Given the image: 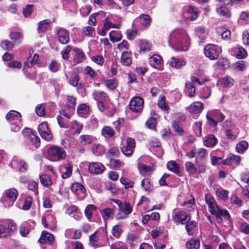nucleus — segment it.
<instances>
[{"label":"nucleus","instance_id":"obj_1","mask_svg":"<svg viewBox=\"0 0 249 249\" xmlns=\"http://www.w3.org/2000/svg\"><path fill=\"white\" fill-rule=\"evenodd\" d=\"M168 44L178 51H186L190 44V40L186 32L181 29L173 30L169 35Z\"/></svg>","mask_w":249,"mask_h":249},{"label":"nucleus","instance_id":"obj_2","mask_svg":"<svg viewBox=\"0 0 249 249\" xmlns=\"http://www.w3.org/2000/svg\"><path fill=\"white\" fill-rule=\"evenodd\" d=\"M47 153L50 160L53 161L63 160L66 157V152L64 148L56 145L50 146Z\"/></svg>","mask_w":249,"mask_h":249},{"label":"nucleus","instance_id":"obj_3","mask_svg":"<svg viewBox=\"0 0 249 249\" xmlns=\"http://www.w3.org/2000/svg\"><path fill=\"white\" fill-rule=\"evenodd\" d=\"M18 196L17 190L11 188L5 190L1 198V202L5 207H9L14 204Z\"/></svg>","mask_w":249,"mask_h":249},{"label":"nucleus","instance_id":"obj_4","mask_svg":"<svg viewBox=\"0 0 249 249\" xmlns=\"http://www.w3.org/2000/svg\"><path fill=\"white\" fill-rule=\"evenodd\" d=\"M17 229L16 224L8 220L0 224V237L9 235Z\"/></svg>","mask_w":249,"mask_h":249},{"label":"nucleus","instance_id":"obj_5","mask_svg":"<svg viewBox=\"0 0 249 249\" xmlns=\"http://www.w3.org/2000/svg\"><path fill=\"white\" fill-rule=\"evenodd\" d=\"M135 147V140L131 138H128L126 139V142L124 143L121 147V149L123 154L126 156L129 157L133 154Z\"/></svg>","mask_w":249,"mask_h":249},{"label":"nucleus","instance_id":"obj_6","mask_svg":"<svg viewBox=\"0 0 249 249\" xmlns=\"http://www.w3.org/2000/svg\"><path fill=\"white\" fill-rule=\"evenodd\" d=\"M172 219L174 222L184 225L191 220V216L182 211L176 212L175 209L173 212Z\"/></svg>","mask_w":249,"mask_h":249},{"label":"nucleus","instance_id":"obj_7","mask_svg":"<svg viewBox=\"0 0 249 249\" xmlns=\"http://www.w3.org/2000/svg\"><path fill=\"white\" fill-rule=\"evenodd\" d=\"M143 100L139 96L133 97L130 101L129 107L134 112H141L143 108Z\"/></svg>","mask_w":249,"mask_h":249},{"label":"nucleus","instance_id":"obj_8","mask_svg":"<svg viewBox=\"0 0 249 249\" xmlns=\"http://www.w3.org/2000/svg\"><path fill=\"white\" fill-rule=\"evenodd\" d=\"M204 52L206 56L211 60L217 59L220 53L218 47L212 44L207 45L204 48Z\"/></svg>","mask_w":249,"mask_h":249},{"label":"nucleus","instance_id":"obj_9","mask_svg":"<svg viewBox=\"0 0 249 249\" xmlns=\"http://www.w3.org/2000/svg\"><path fill=\"white\" fill-rule=\"evenodd\" d=\"M38 130L41 137L47 140H51L53 137L52 133L48 127V125L46 122H43L40 124L38 126Z\"/></svg>","mask_w":249,"mask_h":249},{"label":"nucleus","instance_id":"obj_10","mask_svg":"<svg viewBox=\"0 0 249 249\" xmlns=\"http://www.w3.org/2000/svg\"><path fill=\"white\" fill-rule=\"evenodd\" d=\"M148 62L151 66L158 69L161 70L163 68V61L160 56L154 54L151 56L148 59Z\"/></svg>","mask_w":249,"mask_h":249},{"label":"nucleus","instance_id":"obj_11","mask_svg":"<svg viewBox=\"0 0 249 249\" xmlns=\"http://www.w3.org/2000/svg\"><path fill=\"white\" fill-rule=\"evenodd\" d=\"M205 202L208 204L209 212L211 213H215L218 210V206L214 198L210 194H206L205 195Z\"/></svg>","mask_w":249,"mask_h":249},{"label":"nucleus","instance_id":"obj_12","mask_svg":"<svg viewBox=\"0 0 249 249\" xmlns=\"http://www.w3.org/2000/svg\"><path fill=\"white\" fill-rule=\"evenodd\" d=\"M57 36L59 41L62 44H66L69 41V34L66 29H58L57 32Z\"/></svg>","mask_w":249,"mask_h":249},{"label":"nucleus","instance_id":"obj_13","mask_svg":"<svg viewBox=\"0 0 249 249\" xmlns=\"http://www.w3.org/2000/svg\"><path fill=\"white\" fill-rule=\"evenodd\" d=\"M71 191L79 196L81 198H83L85 196L84 194L86 192V189L84 186L80 183H74L71 186Z\"/></svg>","mask_w":249,"mask_h":249},{"label":"nucleus","instance_id":"obj_14","mask_svg":"<svg viewBox=\"0 0 249 249\" xmlns=\"http://www.w3.org/2000/svg\"><path fill=\"white\" fill-rule=\"evenodd\" d=\"M73 60L76 64L81 63L85 58V55L81 50L75 48L72 50Z\"/></svg>","mask_w":249,"mask_h":249},{"label":"nucleus","instance_id":"obj_15","mask_svg":"<svg viewBox=\"0 0 249 249\" xmlns=\"http://www.w3.org/2000/svg\"><path fill=\"white\" fill-rule=\"evenodd\" d=\"M169 63L170 66L176 69H180L186 64L184 60L175 57H171L169 61Z\"/></svg>","mask_w":249,"mask_h":249},{"label":"nucleus","instance_id":"obj_16","mask_svg":"<svg viewBox=\"0 0 249 249\" xmlns=\"http://www.w3.org/2000/svg\"><path fill=\"white\" fill-rule=\"evenodd\" d=\"M203 109V104L200 102H195L191 104L189 107V110L193 113H198Z\"/></svg>","mask_w":249,"mask_h":249},{"label":"nucleus","instance_id":"obj_17","mask_svg":"<svg viewBox=\"0 0 249 249\" xmlns=\"http://www.w3.org/2000/svg\"><path fill=\"white\" fill-rule=\"evenodd\" d=\"M53 241V235L45 231L42 232L41 237L38 239V242L41 244L47 243L51 244Z\"/></svg>","mask_w":249,"mask_h":249},{"label":"nucleus","instance_id":"obj_18","mask_svg":"<svg viewBox=\"0 0 249 249\" xmlns=\"http://www.w3.org/2000/svg\"><path fill=\"white\" fill-rule=\"evenodd\" d=\"M138 168L141 175L144 176H148L152 172V168L150 166H146L144 164L139 163Z\"/></svg>","mask_w":249,"mask_h":249},{"label":"nucleus","instance_id":"obj_19","mask_svg":"<svg viewBox=\"0 0 249 249\" xmlns=\"http://www.w3.org/2000/svg\"><path fill=\"white\" fill-rule=\"evenodd\" d=\"M89 111V107L85 104H83L79 106L77 109L78 115L84 118H86L88 116Z\"/></svg>","mask_w":249,"mask_h":249},{"label":"nucleus","instance_id":"obj_20","mask_svg":"<svg viewBox=\"0 0 249 249\" xmlns=\"http://www.w3.org/2000/svg\"><path fill=\"white\" fill-rule=\"evenodd\" d=\"M234 80L229 76H225L218 80L217 85L225 87H231L233 84Z\"/></svg>","mask_w":249,"mask_h":249},{"label":"nucleus","instance_id":"obj_21","mask_svg":"<svg viewBox=\"0 0 249 249\" xmlns=\"http://www.w3.org/2000/svg\"><path fill=\"white\" fill-rule=\"evenodd\" d=\"M114 201L119 205L122 211L126 215L132 212V208L129 203L125 202L122 204L121 202L118 200H115Z\"/></svg>","mask_w":249,"mask_h":249},{"label":"nucleus","instance_id":"obj_22","mask_svg":"<svg viewBox=\"0 0 249 249\" xmlns=\"http://www.w3.org/2000/svg\"><path fill=\"white\" fill-rule=\"evenodd\" d=\"M6 119L10 124L17 121L18 118H21L20 114L15 110H11L6 116Z\"/></svg>","mask_w":249,"mask_h":249},{"label":"nucleus","instance_id":"obj_23","mask_svg":"<svg viewBox=\"0 0 249 249\" xmlns=\"http://www.w3.org/2000/svg\"><path fill=\"white\" fill-rule=\"evenodd\" d=\"M131 53L128 52H124L122 54L121 61L125 66H129L131 63Z\"/></svg>","mask_w":249,"mask_h":249},{"label":"nucleus","instance_id":"obj_24","mask_svg":"<svg viewBox=\"0 0 249 249\" xmlns=\"http://www.w3.org/2000/svg\"><path fill=\"white\" fill-rule=\"evenodd\" d=\"M187 12L189 15V18L191 20H195L198 17V11L197 8L193 6H189L187 8Z\"/></svg>","mask_w":249,"mask_h":249},{"label":"nucleus","instance_id":"obj_25","mask_svg":"<svg viewBox=\"0 0 249 249\" xmlns=\"http://www.w3.org/2000/svg\"><path fill=\"white\" fill-rule=\"evenodd\" d=\"M106 236V230L104 227L100 228L94 232V243L102 239Z\"/></svg>","mask_w":249,"mask_h":249},{"label":"nucleus","instance_id":"obj_26","mask_svg":"<svg viewBox=\"0 0 249 249\" xmlns=\"http://www.w3.org/2000/svg\"><path fill=\"white\" fill-rule=\"evenodd\" d=\"M82 129V125L77 122L72 121L70 125V131L72 134H79Z\"/></svg>","mask_w":249,"mask_h":249},{"label":"nucleus","instance_id":"obj_27","mask_svg":"<svg viewBox=\"0 0 249 249\" xmlns=\"http://www.w3.org/2000/svg\"><path fill=\"white\" fill-rule=\"evenodd\" d=\"M51 23L49 19H45L40 21L38 24L37 31L39 33L45 32L49 28Z\"/></svg>","mask_w":249,"mask_h":249},{"label":"nucleus","instance_id":"obj_28","mask_svg":"<svg viewBox=\"0 0 249 249\" xmlns=\"http://www.w3.org/2000/svg\"><path fill=\"white\" fill-rule=\"evenodd\" d=\"M217 140L213 135L208 136L204 141V144L207 147H212L216 145Z\"/></svg>","mask_w":249,"mask_h":249},{"label":"nucleus","instance_id":"obj_29","mask_svg":"<svg viewBox=\"0 0 249 249\" xmlns=\"http://www.w3.org/2000/svg\"><path fill=\"white\" fill-rule=\"evenodd\" d=\"M60 115L57 117L58 123L61 127H67V124L64 122V119L63 116L65 117L68 119L70 118V116L65 111L60 112Z\"/></svg>","mask_w":249,"mask_h":249},{"label":"nucleus","instance_id":"obj_30","mask_svg":"<svg viewBox=\"0 0 249 249\" xmlns=\"http://www.w3.org/2000/svg\"><path fill=\"white\" fill-rule=\"evenodd\" d=\"M109 38L112 42H118L121 40L122 35L121 32L118 31H112L109 34Z\"/></svg>","mask_w":249,"mask_h":249},{"label":"nucleus","instance_id":"obj_31","mask_svg":"<svg viewBox=\"0 0 249 249\" xmlns=\"http://www.w3.org/2000/svg\"><path fill=\"white\" fill-rule=\"evenodd\" d=\"M216 12L219 16L224 18H230L231 16L230 11L225 7H220L217 8Z\"/></svg>","mask_w":249,"mask_h":249},{"label":"nucleus","instance_id":"obj_32","mask_svg":"<svg viewBox=\"0 0 249 249\" xmlns=\"http://www.w3.org/2000/svg\"><path fill=\"white\" fill-rule=\"evenodd\" d=\"M152 45L147 40H141L140 41V52L145 53L151 50Z\"/></svg>","mask_w":249,"mask_h":249},{"label":"nucleus","instance_id":"obj_33","mask_svg":"<svg viewBox=\"0 0 249 249\" xmlns=\"http://www.w3.org/2000/svg\"><path fill=\"white\" fill-rule=\"evenodd\" d=\"M20 234L22 236H26L29 232V223L28 222H23L19 227Z\"/></svg>","mask_w":249,"mask_h":249},{"label":"nucleus","instance_id":"obj_34","mask_svg":"<svg viewBox=\"0 0 249 249\" xmlns=\"http://www.w3.org/2000/svg\"><path fill=\"white\" fill-rule=\"evenodd\" d=\"M200 247V242L197 239H191L186 243L188 249H197Z\"/></svg>","mask_w":249,"mask_h":249},{"label":"nucleus","instance_id":"obj_35","mask_svg":"<svg viewBox=\"0 0 249 249\" xmlns=\"http://www.w3.org/2000/svg\"><path fill=\"white\" fill-rule=\"evenodd\" d=\"M185 167L187 171L190 175H195L197 172L196 165L191 162H186L185 163Z\"/></svg>","mask_w":249,"mask_h":249},{"label":"nucleus","instance_id":"obj_36","mask_svg":"<svg viewBox=\"0 0 249 249\" xmlns=\"http://www.w3.org/2000/svg\"><path fill=\"white\" fill-rule=\"evenodd\" d=\"M141 185L146 192H150L153 189V186L148 178H144L141 182Z\"/></svg>","mask_w":249,"mask_h":249},{"label":"nucleus","instance_id":"obj_37","mask_svg":"<svg viewBox=\"0 0 249 249\" xmlns=\"http://www.w3.org/2000/svg\"><path fill=\"white\" fill-rule=\"evenodd\" d=\"M209 115L219 122H221L225 119V116L218 110H214L210 111Z\"/></svg>","mask_w":249,"mask_h":249},{"label":"nucleus","instance_id":"obj_38","mask_svg":"<svg viewBox=\"0 0 249 249\" xmlns=\"http://www.w3.org/2000/svg\"><path fill=\"white\" fill-rule=\"evenodd\" d=\"M40 181L44 186H49L52 185V181L49 175L42 174L39 176Z\"/></svg>","mask_w":249,"mask_h":249},{"label":"nucleus","instance_id":"obj_39","mask_svg":"<svg viewBox=\"0 0 249 249\" xmlns=\"http://www.w3.org/2000/svg\"><path fill=\"white\" fill-rule=\"evenodd\" d=\"M248 143L246 141H242L237 144L236 151L239 153H243L248 147Z\"/></svg>","mask_w":249,"mask_h":249},{"label":"nucleus","instance_id":"obj_40","mask_svg":"<svg viewBox=\"0 0 249 249\" xmlns=\"http://www.w3.org/2000/svg\"><path fill=\"white\" fill-rule=\"evenodd\" d=\"M167 168L175 173H178L180 172L179 166L175 161H170L167 164Z\"/></svg>","mask_w":249,"mask_h":249},{"label":"nucleus","instance_id":"obj_41","mask_svg":"<svg viewBox=\"0 0 249 249\" xmlns=\"http://www.w3.org/2000/svg\"><path fill=\"white\" fill-rule=\"evenodd\" d=\"M229 66V62L225 58L220 59L215 65L217 69H227Z\"/></svg>","mask_w":249,"mask_h":249},{"label":"nucleus","instance_id":"obj_42","mask_svg":"<svg viewBox=\"0 0 249 249\" xmlns=\"http://www.w3.org/2000/svg\"><path fill=\"white\" fill-rule=\"evenodd\" d=\"M11 129L13 132L18 131L22 126V123L21 118H18V120L15 121L11 124Z\"/></svg>","mask_w":249,"mask_h":249},{"label":"nucleus","instance_id":"obj_43","mask_svg":"<svg viewBox=\"0 0 249 249\" xmlns=\"http://www.w3.org/2000/svg\"><path fill=\"white\" fill-rule=\"evenodd\" d=\"M139 18L143 26L147 27L150 24L151 19L148 15L142 14L140 16Z\"/></svg>","mask_w":249,"mask_h":249},{"label":"nucleus","instance_id":"obj_44","mask_svg":"<svg viewBox=\"0 0 249 249\" xmlns=\"http://www.w3.org/2000/svg\"><path fill=\"white\" fill-rule=\"evenodd\" d=\"M65 171L62 173V178L64 179L67 178L69 177H70L72 174V166L69 164L68 163L65 166Z\"/></svg>","mask_w":249,"mask_h":249},{"label":"nucleus","instance_id":"obj_45","mask_svg":"<svg viewBox=\"0 0 249 249\" xmlns=\"http://www.w3.org/2000/svg\"><path fill=\"white\" fill-rule=\"evenodd\" d=\"M10 38L16 43H19L22 39V35L18 32H13L10 35Z\"/></svg>","mask_w":249,"mask_h":249},{"label":"nucleus","instance_id":"obj_46","mask_svg":"<svg viewBox=\"0 0 249 249\" xmlns=\"http://www.w3.org/2000/svg\"><path fill=\"white\" fill-rule=\"evenodd\" d=\"M158 106L162 110L167 111L169 108L165 102V98L164 96H161L159 99Z\"/></svg>","mask_w":249,"mask_h":249},{"label":"nucleus","instance_id":"obj_47","mask_svg":"<svg viewBox=\"0 0 249 249\" xmlns=\"http://www.w3.org/2000/svg\"><path fill=\"white\" fill-rule=\"evenodd\" d=\"M228 191L222 188L218 189L216 191L217 196L220 198L226 200L228 197Z\"/></svg>","mask_w":249,"mask_h":249},{"label":"nucleus","instance_id":"obj_48","mask_svg":"<svg viewBox=\"0 0 249 249\" xmlns=\"http://www.w3.org/2000/svg\"><path fill=\"white\" fill-rule=\"evenodd\" d=\"M105 29L107 31L109 30L110 28L119 29L121 25L119 24H113L110 21H108L107 19H106L104 21Z\"/></svg>","mask_w":249,"mask_h":249},{"label":"nucleus","instance_id":"obj_49","mask_svg":"<svg viewBox=\"0 0 249 249\" xmlns=\"http://www.w3.org/2000/svg\"><path fill=\"white\" fill-rule=\"evenodd\" d=\"M102 134L106 137L110 138L114 135V131L108 126L104 127L102 130Z\"/></svg>","mask_w":249,"mask_h":249},{"label":"nucleus","instance_id":"obj_50","mask_svg":"<svg viewBox=\"0 0 249 249\" xmlns=\"http://www.w3.org/2000/svg\"><path fill=\"white\" fill-rule=\"evenodd\" d=\"M93 212V205L89 204L87 206L85 210V214L88 220H90L92 217Z\"/></svg>","mask_w":249,"mask_h":249},{"label":"nucleus","instance_id":"obj_51","mask_svg":"<svg viewBox=\"0 0 249 249\" xmlns=\"http://www.w3.org/2000/svg\"><path fill=\"white\" fill-rule=\"evenodd\" d=\"M39 62V55L35 53L31 61H27L24 63V67H31L34 64H37Z\"/></svg>","mask_w":249,"mask_h":249},{"label":"nucleus","instance_id":"obj_52","mask_svg":"<svg viewBox=\"0 0 249 249\" xmlns=\"http://www.w3.org/2000/svg\"><path fill=\"white\" fill-rule=\"evenodd\" d=\"M106 85L111 90H113L118 86V81L115 79H110L107 80Z\"/></svg>","mask_w":249,"mask_h":249},{"label":"nucleus","instance_id":"obj_53","mask_svg":"<svg viewBox=\"0 0 249 249\" xmlns=\"http://www.w3.org/2000/svg\"><path fill=\"white\" fill-rule=\"evenodd\" d=\"M185 229L188 235H192L191 231L196 226V222L195 221H189L186 223Z\"/></svg>","mask_w":249,"mask_h":249},{"label":"nucleus","instance_id":"obj_54","mask_svg":"<svg viewBox=\"0 0 249 249\" xmlns=\"http://www.w3.org/2000/svg\"><path fill=\"white\" fill-rule=\"evenodd\" d=\"M248 55V53L245 49L243 47L239 46L238 47V52L236 54V56L238 59H244Z\"/></svg>","mask_w":249,"mask_h":249},{"label":"nucleus","instance_id":"obj_55","mask_svg":"<svg viewBox=\"0 0 249 249\" xmlns=\"http://www.w3.org/2000/svg\"><path fill=\"white\" fill-rule=\"evenodd\" d=\"M45 104H41L38 105L36 108V112L37 115L40 117L44 116L45 114Z\"/></svg>","mask_w":249,"mask_h":249},{"label":"nucleus","instance_id":"obj_56","mask_svg":"<svg viewBox=\"0 0 249 249\" xmlns=\"http://www.w3.org/2000/svg\"><path fill=\"white\" fill-rule=\"evenodd\" d=\"M121 183L124 186L125 189L132 188L133 186V182L126 178H121L120 179Z\"/></svg>","mask_w":249,"mask_h":249},{"label":"nucleus","instance_id":"obj_57","mask_svg":"<svg viewBox=\"0 0 249 249\" xmlns=\"http://www.w3.org/2000/svg\"><path fill=\"white\" fill-rule=\"evenodd\" d=\"M105 169L103 164L99 162H94V174L102 173Z\"/></svg>","mask_w":249,"mask_h":249},{"label":"nucleus","instance_id":"obj_58","mask_svg":"<svg viewBox=\"0 0 249 249\" xmlns=\"http://www.w3.org/2000/svg\"><path fill=\"white\" fill-rule=\"evenodd\" d=\"M208 156L207 151L204 148H199L197 150L196 157L197 159H204Z\"/></svg>","mask_w":249,"mask_h":249},{"label":"nucleus","instance_id":"obj_59","mask_svg":"<svg viewBox=\"0 0 249 249\" xmlns=\"http://www.w3.org/2000/svg\"><path fill=\"white\" fill-rule=\"evenodd\" d=\"M94 154L101 155L105 152V149L103 145L100 144L94 143Z\"/></svg>","mask_w":249,"mask_h":249},{"label":"nucleus","instance_id":"obj_60","mask_svg":"<svg viewBox=\"0 0 249 249\" xmlns=\"http://www.w3.org/2000/svg\"><path fill=\"white\" fill-rule=\"evenodd\" d=\"M28 140L36 147H38L40 145L39 138L36 136L34 133L31 134L30 138Z\"/></svg>","mask_w":249,"mask_h":249},{"label":"nucleus","instance_id":"obj_61","mask_svg":"<svg viewBox=\"0 0 249 249\" xmlns=\"http://www.w3.org/2000/svg\"><path fill=\"white\" fill-rule=\"evenodd\" d=\"M76 105V99L72 96H68L67 98V106L69 108H73Z\"/></svg>","mask_w":249,"mask_h":249},{"label":"nucleus","instance_id":"obj_62","mask_svg":"<svg viewBox=\"0 0 249 249\" xmlns=\"http://www.w3.org/2000/svg\"><path fill=\"white\" fill-rule=\"evenodd\" d=\"M112 231L113 236L118 238L120 236L122 230L120 226L116 225L113 227Z\"/></svg>","mask_w":249,"mask_h":249},{"label":"nucleus","instance_id":"obj_63","mask_svg":"<svg viewBox=\"0 0 249 249\" xmlns=\"http://www.w3.org/2000/svg\"><path fill=\"white\" fill-rule=\"evenodd\" d=\"M156 120L153 117L149 118L146 122V125L150 129H154L156 126Z\"/></svg>","mask_w":249,"mask_h":249},{"label":"nucleus","instance_id":"obj_64","mask_svg":"<svg viewBox=\"0 0 249 249\" xmlns=\"http://www.w3.org/2000/svg\"><path fill=\"white\" fill-rule=\"evenodd\" d=\"M239 230L241 232L249 234V224L247 222L242 223L240 226Z\"/></svg>","mask_w":249,"mask_h":249}]
</instances>
